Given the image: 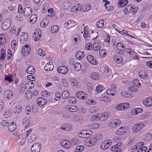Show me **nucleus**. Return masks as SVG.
Segmentation results:
<instances>
[{
  "label": "nucleus",
  "mask_w": 152,
  "mask_h": 152,
  "mask_svg": "<svg viewBox=\"0 0 152 152\" xmlns=\"http://www.w3.org/2000/svg\"><path fill=\"white\" fill-rule=\"evenodd\" d=\"M144 144V142H139L136 145L132 146L133 148L131 149L134 151L138 150L137 152H146L147 149V147L143 146L142 147Z\"/></svg>",
  "instance_id": "obj_1"
},
{
  "label": "nucleus",
  "mask_w": 152,
  "mask_h": 152,
  "mask_svg": "<svg viewBox=\"0 0 152 152\" xmlns=\"http://www.w3.org/2000/svg\"><path fill=\"white\" fill-rule=\"evenodd\" d=\"M144 126V123L141 122L134 124L133 127V132H139L143 127Z\"/></svg>",
  "instance_id": "obj_2"
},
{
  "label": "nucleus",
  "mask_w": 152,
  "mask_h": 152,
  "mask_svg": "<svg viewBox=\"0 0 152 152\" xmlns=\"http://www.w3.org/2000/svg\"><path fill=\"white\" fill-rule=\"evenodd\" d=\"M11 24V21L10 19H6L1 25L2 29L4 30H7L10 27Z\"/></svg>",
  "instance_id": "obj_3"
},
{
  "label": "nucleus",
  "mask_w": 152,
  "mask_h": 152,
  "mask_svg": "<svg viewBox=\"0 0 152 152\" xmlns=\"http://www.w3.org/2000/svg\"><path fill=\"white\" fill-rule=\"evenodd\" d=\"M41 148L40 144L37 142H35L32 145L31 150L32 152H39Z\"/></svg>",
  "instance_id": "obj_4"
},
{
  "label": "nucleus",
  "mask_w": 152,
  "mask_h": 152,
  "mask_svg": "<svg viewBox=\"0 0 152 152\" xmlns=\"http://www.w3.org/2000/svg\"><path fill=\"white\" fill-rule=\"evenodd\" d=\"M97 136L96 137H91L90 139V140H88V142L90 144L89 146L94 145L96 143L97 140L99 139V138L98 137V135H97ZM99 138H101L102 137V136L100 134L99 135Z\"/></svg>",
  "instance_id": "obj_5"
},
{
  "label": "nucleus",
  "mask_w": 152,
  "mask_h": 152,
  "mask_svg": "<svg viewBox=\"0 0 152 152\" xmlns=\"http://www.w3.org/2000/svg\"><path fill=\"white\" fill-rule=\"evenodd\" d=\"M76 96L78 98L82 100L85 99L87 98V94L84 92L82 91L77 92L76 93Z\"/></svg>",
  "instance_id": "obj_6"
},
{
  "label": "nucleus",
  "mask_w": 152,
  "mask_h": 152,
  "mask_svg": "<svg viewBox=\"0 0 152 152\" xmlns=\"http://www.w3.org/2000/svg\"><path fill=\"white\" fill-rule=\"evenodd\" d=\"M30 47L28 45H26L23 47L21 50L22 52L23 53V56H26L30 53Z\"/></svg>",
  "instance_id": "obj_7"
},
{
  "label": "nucleus",
  "mask_w": 152,
  "mask_h": 152,
  "mask_svg": "<svg viewBox=\"0 0 152 152\" xmlns=\"http://www.w3.org/2000/svg\"><path fill=\"white\" fill-rule=\"evenodd\" d=\"M143 104L147 107L152 106V97H150L143 100Z\"/></svg>",
  "instance_id": "obj_8"
},
{
  "label": "nucleus",
  "mask_w": 152,
  "mask_h": 152,
  "mask_svg": "<svg viewBox=\"0 0 152 152\" xmlns=\"http://www.w3.org/2000/svg\"><path fill=\"white\" fill-rule=\"evenodd\" d=\"M71 142L66 140H62L60 142L61 145L65 148H69L70 147Z\"/></svg>",
  "instance_id": "obj_9"
},
{
  "label": "nucleus",
  "mask_w": 152,
  "mask_h": 152,
  "mask_svg": "<svg viewBox=\"0 0 152 152\" xmlns=\"http://www.w3.org/2000/svg\"><path fill=\"white\" fill-rule=\"evenodd\" d=\"M107 140L103 142L101 145L100 147L102 149L105 150L107 149L111 145L112 142L111 140Z\"/></svg>",
  "instance_id": "obj_10"
},
{
  "label": "nucleus",
  "mask_w": 152,
  "mask_h": 152,
  "mask_svg": "<svg viewBox=\"0 0 152 152\" xmlns=\"http://www.w3.org/2000/svg\"><path fill=\"white\" fill-rule=\"evenodd\" d=\"M47 102V100L42 97H39L37 99V104L40 107H42Z\"/></svg>",
  "instance_id": "obj_11"
},
{
  "label": "nucleus",
  "mask_w": 152,
  "mask_h": 152,
  "mask_svg": "<svg viewBox=\"0 0 152 152\" xmlns=\"http://www.w3.org/2000/svg\"><path fill=\"white\" fill-rule=\"evenodd\" d=\"M57 71L60 74L65 75L67 73L68 69L67 67L65 66H60L58 68Z\"/></svg>",
  "instance_id": "obj_12"
},
{
  "label": "nucleus",
  "mask_w": 152,
  "mask_h": 152,
  "mask_svg": "<svg viewBox=\"0 0 152 152\" xmlns=\"http://www.w3.org/2000/svg\"><path fill=\"white\" fill-rule=\"evenodd\" d=\"M71 126L69 124H65L62 125L61 126V131L65 132H68L71 130Z\"/></svg>",
  "instance_id": "obj_13"
},
{
  "label": "nucleus",
  "mask_w": 152,
  "mask_h": 152,
  "mask_svg": "<svg viewBox=\"0 0 152 152\" xmlns=\"http://www.w3.org/2000/svg\"><path fill=\"white\" fill-rule=\"evenodd\" d=\"M87 59L89 62L94 65H96L98 64V62L91 55H88L87 57Z\"/></svg>",
  "instance_id": "obj_14"
},
{
  "label": "nucleus",
  "mask_w": 152,
  "mask_h": 152,
  "mask_svg": "<svg viewBox=\"0 0 152 152\" xmlns=\"http://www.w3.org/2000/svg\"><path fill=\"white\" fill-rule=\"evenodd\" d=\"M78 107L74 105H67L65 107V109L71 112H75L78 110Z\"/></svg>",
  "instance_id": "obj_15"
},
{
  "label": "nucleus",
  "mask_w": 152,
  "mask_h": 152,
  "mask_svg": "<svg viewBox=\"0 0 152 152\" xmlns=\"http://www.w3.org/2000/svg\"><path fill=\"white\" fill-rule=\"evenodd\" d=\"M22 34L20 36V40L21 43H24L26 41H27L28 39V36L27 35V34L23 32Z\"/></svg>",
  "instance_id": "obj_16"
},
{
  "label": "nucleus",
  "mask_w": 152,
  "mask_h": 152,
  "mask_svg": "<svg viewBox=\"0 0 152 152\" xmlns=\"http://www.w3.org/2000/svg\"><path fill=\"white\" fill-rule=\"evenodd\" d=\"M32 9L31 7H26L23 10L24 15L26 16H29L32 14Z\"/></svg>",
  "instance_id": "obj_17"
},
{
  "label": "nucleus",
  "mask_w": 152,
  "mask_h": 152,
  "mask_svg": "<svg viewBox=\"0 0 152 152\" xmlns=\"http://www.w3.org/2000/svg\"><path fill=\"white\" fill-rule=\"evenodd\" d=\"M121 123V122L120 120L118 119H116L110 122L109 124V125L110 126L113 128L116 126L117 125L120 124Z\"/></svg>",
  "instance_id": "obj_18"
},
{
  "label": "nucleus",
  "mask_w": 152,
  "mask_h": 152,
  "mask_svg": "<svg viewBox=\"0 0 152 152\" xmlns=\"http://www.w3.org/2000/svg\"><path fill=\"white\" fill-rule=\"evenodd\" d=\"M126 128L124 127L121 126L118 128L116 131V134L118 135H122L126 132Z\"/></svg>",
  "instance_id": "obj_19"
},
{
  "label": "nucleus",
  "mask_w": 152,
  "mask_h": 152,
  "mask_svg": "<svg viewBox=\"0 0 152 152\" xmlns=\"http://www.w3.org/2000/svg\"><path fill=\"white\" fill-rule=\"evenodd\" d=\"M54 66L52 62H48L44 67V69L46 71H51L53 69Z\"/></svg>",
  "instance_id": "obj_20"
},
{
  "label": "nucleus",
  "mask_w": 152,
  "mask_h": 152,
  "mask_svg": "<svg viewBox=\"0 0 152 152\" xmlns=\"http://www.w3.org/2000/svg\"><path fill=\"white\" fill-rule=\"evenodd\" d=\"M85 56V53L84 52L79 51L77 52L75 54L76 58L78 59H83Z\"/></svg>",
  "instance_id": "obj_21"
},
{
  "label": "nucleus",
  "mask_w": 152,
  "mask_h": 152,
  "mask_svg": "<svg viewBox=\"0 0 152 152\" xmlns=\"http://www.w3.org/2000/svg\"><path fill=\"white\" fill-rule=\"evenodd\" d=\"M91 7V6L90 5H86L80 7L79 10L81 12H86L89 10Z\"/></svg>",
  "instance_id": "obj_22"
},
{
  "label": "nucleus",
  "mask_w": 152,
  "mask_h": 152,
  "mask_svg": "<svg viewBox=\"0 0 152 152\" xmlns=\"http://www.w3.org/2000/svg\"><path fill=\"white\" fill-rule=\"evenodd\" d=\"M143 109L142 108H136L133 109L131 111V113L134 115H137L143 111Z\"/></svg>",
  "instance_id": "obj_23"
},
{
  "label": "nucleus",
  "mask_w": 152,
  "mask_h": 152,
  "mask_svg": "<svg viewBox=\"0 0 152 152\" xmlns=\"http://www.w3.org/2000/svg\"><path fill=\"white\" fill-rule=\"evenodd\" d=\"M128 3L127 0H119L118 1V6L120 7H123L126 5Z\"/></svg>",
  "instance_id": "obj_24"
},
{
  "label": "nucleus",
  "mask_w": 152,
  "mask_h": 152,
  "mask_svg": "<svg viewBox=\"0 0 152 152\" xmlns=\"http://www.w3.org/2000/svg\"><path fill=\"white\" fill-rule=\"evenodd\" d=\"M49 22V20L48 18L44 19L41 22L40 25L41 27L42 28L46 27L48 24Z\"/></svg>",
  "instance_id": "obj_25"
},
{
  "label": "nucleus",
  "mask_w": 152,
  "mask_h": 152,
  "mask_svg": "<svg viewBox=\"0 0 152 152\" xmlns=\"http://www.w3.org/2000/svg\"><path fill=\"white\" fill-rule=\"evenodd\" d=\"M117 49L121 51L125 49V46L123 43L121 42H118L116 45Z\"/></svg>",
  "instance_id": "obj_26"
},
{
  "label": "nucleus",
  "mask_w": 152,
  "mask_h": 152,
  "mask_svg": "<svg viewBox=\"0 0 152 152\" xmlns=\"http://www.w3.org/2000/svg\"><path fill=\"white\" fill-rule=\"evenodd\" d=\"M124 104H125V103H123V104L121 103L117 105L115 107V109L117 110H123L127 108L126 107H125L124 105Z\"/></svg>",
  "instance_id": "obj_27"
},
{
  "label": "nucleus",
  "mask_w": 152,
  "mask_h": 152,
  "mask_svg": "<svg viewBox=\"0 0 152 152\" xmlns=\"http://www.w3.org/2000/svg\"><path fill=\"white\" fill-rule=\"evenodd\" d=\"M34 86V84L31 81L28 82L25 86V88H27L28 89L33 88Z\"/></svg>",
  "instance_id": "obj_28"
},
{
  "label": "nucleus",
  "mask_w": 152,
  "mask_h": 152,
  "mask_svg": "<svg viewBox=\"0 0 152 152\" xmlns=\"http://www.w3.org/2000/svg\"><path fill=\"white\" fill-rule=\"evenodd\" d=\"M69 80L70 82L71 85L73 86H77L78 85V83L77 80L73 77L70 78Z\"/></svg>",
  "instance_id": "obj_29"
},
{
  "label": "nucleus",
  "mask_w": 152,
  "mask_h": 152,
  "mask_svg": "<svg viewBox=\"0 0 152 152\" xmlns=\"http://www.w3.org/2000/svg\"><path fill=\"white\" fill-rule=\"evenodd\" d=\"M69 92L68 91H63L62 94V98L63 99H67L69 96Z\"/></svg>",
  "instance_id": "obj_30"
},
{
  "label": "nucleus",
  "mask_w": 152,
  "mask_h": 152,
  "mask_svg": "<svg viewBox=\"0 0 152 152\" xmlns=\"http://www.w3.org/2000/svg\"><path fill=\"white\" fill-rule=\"evenodd\" d=\"M104 89V87L103 86L99 85L96 86L95 91L97 94H99L103 91Z\"/></svg>",
  "instance_id": "obj_31"
},
{
  "label": "nucleus",
  "mask_w": 152,
  "mask_h": 152,
  "mask_svg": "<svg viewBox=\"0 0 152 152\" xmlns=\"http://www.w3.org/2000/svg\"><path fill=\"white\" fill-rule=\"evenodd\" d=\"M6 42V39L5 36L2 34H0V45H3Z\"/></svg>",
  "instance_id": "obj_32"
},
{
  "label": "nucleus",
  "mask_w": 152,
  "mask_h": 152,
  "mask_svg": "<svg viewBox=\"0 0 152 152\" xmlns=\"http://www.w3.org/2000/svg\"><path fill=\"white\" fill-rule=\"evenodd\" d=\"M35 70L34 67L30 66H29L26 70V72L29 74H33L35 72Z\"/></svg>",
  "instance_id": "obj_33"
},
{
  "label": "nucleus",
  "mask_w": 152,
  "mask_h": 152,
  "mask_svg": "<svg viewBox=\"0 0 152 152\" xmlns=\"http://www.w3.org/2000/svg\"><path fill=\"white\" fill-rule=\"evenodd\" d=\"M16 129V126L15 123L13 122L11 123V124L9 126L8 129L10 131L13 132Z\"/></svg>",
  "instance_id": "obj_34"
},
{
  "label": "nucleus",
  "mask_w": 152,
  "mask_h": 152,
  "mask_svg": "<svg viewBox=\"0 0 152 152\" xmlns=\"http://www.w3.org/2000/svg\"><path fill=\"white\" fill-rule=\"evenodd\" d=\"M12 91H7L5 92V98L6 99H9L12 96Z\"/></svg>",
  "instance_id": "obj_35"
},
{
  "label": "nucleus",
  "mask_w": 152,
  "mask_h": 152,
  "mask_svg": "<svg viewBox=\"0 0 152 152\" xmlns=\"http://www.w3.org/2000/svg\"><path fill=\"white\" fill-rule=\"evenodd\" d=\"M22 110V107L19 105H17L14 108V111L15 113L18 114L20 113Z\"/></svg>",
  "instance_id": "obj_36"
},
{
  "label": "nucleus",
  "mask_w": 152,
  "mask_h": 152,
  "mask_svg": "<svg viewBox=\"0 0 152 152\" xmlns=\"http://www.w3.org/2000/svg\"><path fill=\"white\" fill-rule=\"evenodd\" d=\"M121 94L122 96L127 98H131L133 96V95L132 94H129L127 92L125 91L121 92Z\"/></svg>",
  "instance_id": "obj_37"
},
{
  "label": "nucleus",
  "mask_w": 152,
  "mask_h": 152,
  "mask_svg": "<svg viewBox=\"0 0 152 152\" xmlns=\"http://www.w3.org/2000/svg\"><path fill=\"white\" fill-rule=\"evenodd\" d=\"M132 5H129L127 7H126L125 8L123 9V11L125 15H126L129 13L130 12V10L132 8Z\"/></svg>",
  "instance_id": "obj_38"
},
{
  "label": "nucleus",
  "mask_w": 152,
  "mask_h": 152,
  "mask_svg": "<svg viewBox=\"0 0 152 152\" xmlns=\"http://www.w3.org/2000/svg\"><path fill=\"white\" fill-rule=\"evenodd\" d=\"M114 61L117 63L119 64L122 62L123 59L122 57L115 56L114 58Z\"/></svg>",
  "instance_id": "obj_39"
},
{
  "label": "nucleus",
  "mask_w": 152,
  "mask_h": 152,
  "mask_svg": "<svg viewBox=\"0 0 152 152\" xmlns=\"http://www.w3.org/2000/svg\"><path fill=\"white\" fill-rule=\"evenodd\" d=\"M13 135L14 136V137L15 139L17 140L21 139L22 137V135L20 134V133L18 132L14 133Z\"/></svg>",
  "instance_id": "obj_40"
},
{
  "label": "nucleus",
  "mask_w": 152,
  "mask_h": 152,
  "mask_svg": "<svg viewBox=\"0 0 152 152\" xmlns=\"http://www.w3.org/2000/svg\"><path fill=\"white\" fill-rule=\"evenodd\" d=\"M32 92L30 90L27 91L25 93V97L28 99H31L32 98Z\"/></svg>",
  "instance_id": "obj_41"
},
{
  "label": "nucleus",
  "mask_w": 152,
  "mask_h": 152,
  "mask_svg": "<svg viewBox=\"0 0 152 152\" xmlns=\"http://www.w3.org/2000/svg\"><path fill=\"white\" fill-rule=\"evenodd\" d=\"M37 19V16L36 15L34 14L32 15L30 18V21L32 23H34L36 21Z\"/></svg>",
  "instance_id": "obj_42"
},
{
  "label": "nucleus",
  "mask_w": 152,
  "mask_h": 152,
  "mask_svg": "<svg viewBox=\"0 0 152 152\" xmlns=\"http://www.w3.org/2000/svg\"><path fill=\"white\" fill-rule=\"evenodd\" d=\"M74 66L75 68V69L76 70L79 71L82 68L81 65V64L77 62L75 63L74 64Z\"/></svg>",
  "instance_id": "obj_43"
},
{
  "label": "nucleus",
  "mask_w": 152,
  "mask_h": 152,
  "mask_svg": "<svg viewBox=\"0 0 152 152\" xmlns=\"http://www.w3.org/2000/svg\"><path fill=\"white\" fill-rule=\"evenodd\" d=\"M91 77L93 79L95 80H98L99 78V75L95 72H94L91 73Z\"/></svg>",
  "instance_id": "obj_44"
},
{
  "label": "nucleus",
  "mask_w": 152,
  "mask_h": 152,
  "mask_svg": "<svg viewBox=\"0 0 152 152\" xmlns=\"http://www.w3.org/2000/svg\"><path fill=\"white\" fill-rule=\"evenodd\" d=\"M100 124L98 123H93L89 125L90 128L91 129H97L99 127Z\"/></svg>",
  "instance_id": "obj_45"
},
{
  "label": "nucleus",
  "mask_w": 152,
  "mask_h": 152,
  "mask_svg": "<svg viewBox=\"0 0 152 152\" xmlns=\"http://www.w3.org/2000/svg\"><path fill=\"white\" fill-rule=\"evenodd\" d=\"M132 83L134 85V86L139 87L141 85V83L139 82V80L137 79L133 80L132 81Z\"/></svg>",
  "instance_id": "obj_46"
},
{
  "label": "nucleus",
  "mask_w": 152,
  "mask_h": 152,
  "mask_svg": "<svg viewBox=\"0 0 152 152\" xmlns=\"http://www.w3.org/2000/svg\"><path fill=\"white\" fill-rule=\"evenodd\" d=\"M1 57L0 58V60H3L4 59L6 55V51L4 49L2 48L1 51Z\"/></svg>",
  "instance_id": "obj_47"
},
{
  "label": "nucleus",
  "mask_w": 152,
  "mask_h": 152,
  "mask_svg": "<svg viewBox=\"0 0 152 152\" xmlns=\"http://www.w3.org/2000/svg\"><path fill=\"white\" fill-rule=\"evenodd\" d=\"M151 113L149 112H146L144 113L140 116V118L142 120H143L147 118L150 115Z\"/></svg>",
  "instance_id": "obj_48"
},
{
  "label": "nucleus",
  "mask_w": 152,
  "mask_h": 152,
  "mask_svg": "<svg viewBox=\"0 0 152 152\" xmlns=\"http://www.w3.org/2000/svg\"><path fill=\"white\" fill-rule=\"evenodd\" d=\"M22 123L23 125H25V127H27L29 125V123L27 118H24L23 120Z\"/></svg>",
  "instance_id": "obj_49"
},
{
  "label": "nucleus",
  "mask_w": 152,
  "mask_h": 152,
  "mask_svg": "<svg viewBox=\"0 0 152 152\" xmlns=\"http://www.w3.org/2000/svg\"><path fill=\"white\" fill-rule=\"evenodd\" d=\"M96 26L98 28H102L104 26V20H100L97 23Z\"/></svg>",
  "instance_id": "obj_50"
},
{
  "label": "nucleus",
  "mask_w": 152,
  "mask_h": 152,
  "mask_svg": "<svg viewBox=\"0 0 152 152\" xmlns=\"http://www.w3.org/2000/svg\"><path fill=\"white\" fill-rule=\"evenodd\" d=\"M84 149V147L83 145H80L77 146L75 149V152H80L82 151Z\"/></svg>",
  "instance_id": "obj_51"
},
{
  "label": "nucleus",
  "mask_w": 152,
  "mask_h": 152,
  "mask_svg": "<svg viewBox=\"0 0 152 152\" xmlns=\"http://www.w3.org/2000/svg\"><path fill=\"white\" fill-rule=\"evenodd\" d=\"M99 99L100 101H104L106 102H109L110 101V99L105 96H101L100 97Z\"/></svg>",
  "instance_id": "obj_52"
},
{
  "label": "nucleus",
  "mask_w": 152,
  "mask_h": 152,
  "mask_svg": "<svg viewBox=\"0 0 152 152\" xmlns=\"http://www.w3.org/2000/svg\"><path fill=\"white\" fill-rule=\"evenodd\" d=\"M99 55L100 57H104L106 55V52L104 50L101 49L99 51Z\"/></svg>",
  "instance_id": "obj_53"
},
{
  "label": "nucleus",
  "mask_w": 152,
  "mask_h": 152,
  "mask_svg": "<svg viewBox=\"0 0 152 152\" xmlns=\"http://www.w3.org/2000/svg\"><path fill=\"white\" fill-rule=\"evenodd\" d=\"M59 27L58 26L55 25L53 26L51 28V30L53 33H55L57 32L58 30Z\"/></svg>",
  "instance_id": "obj_54"
},
{
  "label": "nucleus",
  "mask_w": 152,
  "mask_h": 152,
  "mask_svg": "<svg viewBox=\"0 0 152 152\" xmlns=\"http://www.w3.org/2000/svg\"><path fill=\"white\" fill-rule=\"evenodd\" d=\"M68 102L70 103L74 104L76 102V99L74 97H70L68 99Z\"/></svg>",
  "instance_id": "obj_55"
},
{
  "label": "nucleus",
  "mask_w": 152,
  "mask_h": 152,
  "mask_svg": "<svg viewBox=\"0 0 152 152\" xmlns=\"http://www.w3.org/2000/svg\"><path fill=\"white\" fill-rule=\"evenodd\" d=\"M72 22V20H68L66 23H64V25L65 28L69 29V26L71 24Z\"/></svg>",
  "instance_id": "obj_56"
},
{
  "label": "nucleus",
  "mask_w": 152,
  "mask_h": 152,
  "mask_svg": "<svg viewBox=\"0 0 152 152\" xmlns=\"http://www.w3.org/2000/svg\"><path fill=\"white\" fill-rule=\"evenodd\" d=\"M93 48L94 50L97 51L100 49V46L98 43H95L93 44Z\"/></svg>",
  "instance_id": "obj_57"
},
{
  "label": "nucleus",
  "mask_w": 152,
  "mask_h": 152,
  "mask_svg": "<svg viewBox=\"0 0 152 152\" xmlns=\"http://www.w3.org/2000/svg\"><path fill=\"white\" fill-rule=\"evenodd\" d=\"M61 97V94L58 92H57L55 93L54 100L58 101L59 100Z\"/></svg>",
  "instance_id": "obj_58"
},
{
  "label": "nucleus",
  "mask_w": 152,
  "mask_h": 152,
  "mask_svg": "<svg viewBox=\"0 0 152 152\" xmlns=\"http://www.w3.org/2000/svg\"><path fill=\"white\" fill-rule=\"evenodd\" d=\"M38 54L42 56H44L45 55V52L41 49H39L38 50Z\"/></svg>",
  "instance_id": "obj_59"
},
{
  "label": "nucleus",
  "mask_w": 152,
  "mask_h": 152,
  "mask_svg": "<svg viewBox=\"0 0 152 152\" xmlns=\"http://www.w3.org/2000/svg\"><path fill=\"white\" fill-rule=\"evenodd\" d=\"M1 124L2 127H4L5 126H8L9 124V123L7 121L3 120L1 122Z\"/></svg>",
  "instance_id": "obj_60"
},
{
  "label": "nucleus",
  "mask_w": 152,
  "mask_h": 152,
  "mask_svg": "<svg viewBox=\"0 0 152 152\" xmlns=\"http://www.w3.org/2000/svg\"><path fill=\"white\" fill-rule=\"evenodd\" d=\"M99 115H100V114H97L96 115H94L92 116L91 120L92 121L99 120Z\"/></svg>",
  "instance_id": "obj_61"
},
{
  "label": "nucleus",
  "mask_w": 152,
  "mask_h": 152,
  "mask_svg": "<svg viewBox=\"0 0 152 152\" xmlns=\"http://www.w3.org/2000/svg\"><path fill=\"white\" fill-rule=\"evenodd\" d=\"M144 74H145V71H140L139 73L140 77L142 79L145 80L146 79V77L145 76H144Z\"/></svg>",
  "instance_id": "obj_62"
},
{
  "label": "nucleus",
  "mask_w": 152,
  "mask_h": 152,
  "mask_svg": "<svg viewBox=\"0 0 152 152\" xmlns=\"http://www.w3.org/2000/svg\"><path fill=\"white\" fill-rule=\"evenodd\" d=\"M113 91H114L111 89H108L106 91V93L107 94L110 96H114L115 95V94L114 93L112 92Z\"/></svg>",
  "instance_id": "obj_63"
},
{
  "label": "nucleus",
  "mask_w": 152,
  "mask_h": 152,
  "mask_svg": "<svg viewBox=\"0 0 152 152\" xmlns=\"http://www.w3.org/2000/svg\"><path fill=\"white\" fill-rule=\"evenodd\" d=\"M98 109L97 107H94L93 108H91L89 109V112L91 113H95L96 112L98 111Z\"/></svg>",
  "instance_id": "obj_64"
}]
</instances>
